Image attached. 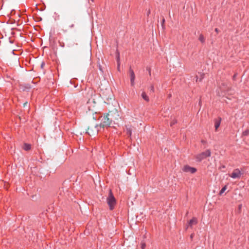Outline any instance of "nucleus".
<instances>
[{"mask_svg":"<svg viewBox=\"0 0 249 249\" xmlns=\"http://www.w3.org/2000/svg\"><path fill=\"white\" fill-rule=\"evenodd\" d=\"M150 90L152 91H154V86H152L150 88Z\"/></svg>","mask_w":249,"mask_h":249,"instance_id":"21","label":"nucleus"},{"mask_svg":"<svg viewBox=\"0 0 249 249\" xmlns=\"http://www.w3.org/2000/svg\"><path fill=\"white\" fill-rule=\"evenodd\" d=\"M197 223V219L196 217H193L191 219L186 225V229H187L189 228H192L193 226L196 225Z\"/></svg>","mask_w":249,"mask_h":249,"instance_id":"6","label":"nucleus"},{"mask_svg":"<svg viewBox=\"0 0 249 249\" xmlns=\"http://www.w3.org/2000/svg\"><path fill=\"white\" fill-rule=\"evenodd\" d=\"M44 65V63H43H43H42L41 65V67L42 68H43V67Z\"/></svg>","mask_w":249,"mask_h":249,"instance_id":"25","label":"nucleus"},{"mask_svg":"<svg viewBox=\"0 0 249 249\" xmlns=\"http://www.w3.org/2000/svg\"><path fill=\"white\" fill-rule=\"evenodd\" d=\"M31 145L30 144L24 143L23 149L26 151H28L31 149Z\"/></svg>","mask_w":249,"mask_h":249,"instance_id":"12","label":"nucleus"},{"mask_svg":"<svg viewBox=\"0 0 249 249\" xmlns=\"http://www.w3.org/2000/svg\"><path fill=\"white\" fill-rule=\"evenodd\" d=\"M27 103L24 104V106H26Z\"/></svg>","mask_w":249,"mask_h":249,"instance_id":"29","label":"nucleus"},{"mask_svg":"<svg viewBox=\"0 0 249 249\" xmlns=\"http://www.w3.org/2000/svg\"><path fill=\"white\" fill-rule=\"evenodd\" d=\"M164 21H165L164 19H163V20H162V23H163L164 22Z\"/></svg>","mask_w":249,"mask_h":249,"instance_id":"26","label":"nucleus"},{"mask_svg":"<svg viewBox=\"0 0 249 249\" xmlns=\"http://www.w3.org/2000/svg\"><path fill=\"white\" fill-rule=\"evenodd\" d=\"M141 96L145 101L149 102V97L144 91H142L141 94Z\"/></svg>","mask_w":249,"mask_h":249,"instance_id":"10","label":"nucleus"},{"mask_svg":"<svg viewBox=\"0 0 249 249\" xmlns=\"http://www.w3.org/2000/svg\"><path fill=\"white\" fill-rule=\"evenodd\" d=\"M97 127H98V125L95 126V128H96Z\"/></svg>","mask_w":249,"mask_h":249,"instance_id":"30","label":"nucleus"},{"mask_svg":"<svg viewBox=\"0 0 249 249\" xmlns=\"http://www.w3.org/2000/svg\"><path fill=\"white\" fill-rule=\"evenodd\" d=\"M215 31L217 33H218L219 32V30H218V29L217 28H215Z\"/></svg>","mask_w":249,"mask_h":249,"instance_id":"24","label":"nucleus"},{"mask_svg":"<svg viewBox=\"0 0 249 249\" xmlns=\"http://www.w3.org/2000/svg\"><path fill=\"white\" fill-rule=\"evenodd\" d=\"M227 185H225L224 186L222 189L221 190H220V192H219V195H221L227 189Z\"/></svg>","mask_w":249,"mask_h":249,"instance_id":"15","label":"nucleus"},{"mask_svg":"<svg viewBox=\"0 0 249 249\" xmlns=\"http://www.w3.org/2000/svg\"><path fill=\"white\" fill-rule=\"evenodd\" d=\"M98 131L97 128H96V131L97 132Z\"/></svg>","mask_w":249,"mask_h":249,"instance_id":"27","label":"nucleus"},{"mask_svg":"<svg viewBox=\"0 0 249 249\" xmlns=\"http://www.w3.org/2000/svg\"><path fill=\"white\" fill-rule=\"evenodd\" d=\"M117 70L118 71H120V55L119 53H117Z\"/></svg>","mask_w":249,"mask_h":249,"instance_id":"11","label":"nucleus"},{"mask_svg":"<svg viewBox=\"0 0 249 249\" xmlns=\"http://www.w3.org/2000/svg\"><path fill=\"white\" fill-rule=\"evenodd\" d=\"M224 85H223V87H221L219 88V90L217 91V93L220 96H224L226 95V89L224 87Z\"/></svg>","mask_w":249,"mask_h":249,"instance_id":"8","label":"nucleus"},{"mask_svg":"<svg viewBox=\"0 0 249 249\" xmlns=\"http://www.w3.org/2000/svg\"><path fill=\"white\" fill-rule=\"evenodd\" d=\"M182 171L184 172H189L192 174H194L196 171V169L194 167H190V166L188 165H186L184 166V167L182 168Z\"/></svg>","mask_w":249,"mask_h":249,"instance_id":"5","label":"nucleus"},{"mask_svg":"<svg viewBox=\"0 0 249 249\" xmlns=\"http://www.w3.org/2000/svg\"><path fill=\"white\" fill-rule=\"evenodd\" d=\"M107 203L109 206V209L112 210L116 204V201L113 195L111 190H110L109 195L107 199Z\"/></svg>","mask_w":249,"mask_h":249,"instance_id":"1","label":"nucleus"},{"mask_svg":"<svg viewBox=\"0 0 249 249\" xmlns=\"http://www.w3.org/2000/svg\"><path fill=\"white\" fill-rule=\"evenodd\" d=\"M249 134V130H246L243 132V136H248Z\"/></svg>","mask_w":249,"mask_h":249,"instance_id":"18","label":"nucleus"},{"mask_svg":"<svg viewBox=\"0 0 249 249\" xmlns=\"http://www.w3.org/2000/svg\"><path fill=\"white\" fill-rule=\"evenodd\" d=\"M221 119L219 118L218 119L216 120L215 121V128L216 130L217 128L219 127L221 123Z\"/></svg>","mask_w":249,"mask_h":249,"instance_id":"9","label":"nucleus"},{"mask_svg":"<svg viewBox=\"0 0 249 249\" xmlns=\"http://www.w3.org/2000/svg\"><path fill=\"white\" fill-rule=\"evenodd\" d=\"M211 152L209 149L203 152L196 156V159L197 161H201L202 160L206 159L207 157L211 156Z\"/></svg>","mask_w":249,"mask_h":249,"instance_id":"3","label":"nucleus"},{"mask_svg":"<svg viewBox=\"0 0 249 249\" xmlns=\"http://www.w3.org/2000/svg\"><path fill=\"white\" fill-rule=\"evenodd\" d=\"M92 1H93V0H91Z\"/></svg>","mask_w":249,"mask_h":249,"instance_id":"31","label":"nucleus"},{"mask_svg":"<svg viewBox=\"0 0 249 249\" xmlns=\"http://www.w3.org/2000/svg\"><path fill=\"white\" fill-rule=\"evenodd\" d=\"M198 40L202 43L205 42V38L202 34L199 35Z\"/></svg>","mask_w":249,"mask_h":249,"instance_id":"13","label":"nucleus"},{"mask_svg":"<svg viewBox=\"0 0 249 249\" xmlns=\"http://www.w3.org/2000/svg\"><path fill=\"white\" fill-rule=\"evenodd\" d=\"M102 117V118L101 120V123L100 124V126L103 127H104L105 126H110L112 120L109 118V114H105Z\"/></svg>","mask_w":249,"mask_h":249,"instance_id":"2","label":"nucleus"},{"mask_svg":"<svg viewBox=\"0 0 249 249\" xmlns=\"http://www.w3.org/2000/svg\"><path fill=\"white\" fill-rule=\"evenodd\" d=\"M204 77V75L203 74H200V78H198V75H196V81L197 82L199 79V81H201Z\"/></svg>","mask_w":249,"mask_h":249,"instance_id":"16","label":"nucleus"},{"mask_svg":"<svg viewBox=\"0 0 249 249\" xmlns=\"http://www.w3.org/2000/svg\"><path fill=\"white\" fill-rule=\"evenodd\" d=\"M177 123V121L176 119H173L170 123V126H172L173 125Z\"/></svg>","mask_w":249,"mask_h":249,"instance_id":"17","label":"nucleus"},{"mask_svg":"<svg viewBox=\"0 0 249 249\" xmlns=\"http://www.w3.org/2000/svg\"><path fill=\"white\" fill-rule=\"evenodd\" d=\"M141 247L142 249H144L145 247V244L144 243H142L141 245Z\"/></svg>","mask_w":249,"mask_h":249,"instance_id":"20","label":"nucleus"},{"mask_svg":"<svg viewBox=\"0 0 249 249\" xmlns=\"http://www.w3.org/2000/svg\"><path fill=\"white\" fill-rule=\"evenodd\" d=\"M87 133H88L89 135H91V133L90 132V129H89V128H88Z\"/></svg>","mask_w":249,"mask_h":249,"instance_id":"19","label":"nucleus"},{"mask_svg":"<svg viewBox=\"0 0 249 249\" xmlns=\"http://www.w3.org/2000/svg\"><path fill=\"white\" fill-rule=\"evenodd\" d=\"M147 70L148 71L149 75H151V71L150 68H147Z\"/></svg>","mask_w":249,"mask_h":249,"instance_id":"22","label":"nucleus"},{"mask_svg":"<svg viewBox=\"0 0 249 249\" xmlns=\"http://www.w3.org/2000/svg\"><path fill=\"white\" fill-rule=\"evenodd\" d=\"M130 76V82L132 86H133L135 84V75L134 71L131 69L129 71Z\"/></svg>","mask_w":249,"mask_h":249,"instance_id":"7","label":"nucleus"},{"mask_svg":"<svg viewBox=\"0 0 249 249\" xmlns=\"http://www.w3.org/2000/svg\"><path fill=\"white\" fill-rule=\"evenodd\" d=\"M74 24H72L71 25H70V28H72L74 27Z\"/></svg>","mask_w":249,"mask_h":249,"instance_id":"23","label":"nucleus"},{"mask_svg":"<svg viewBox=\"0 0 249 249\" xmlns=\"http://www.w3.org/2000/svg\"><path fill=\"white\" fill-rule=\"evenodd\" d=\"M243 173L240 169L237 168L233 170V172L229 175L232 178H240Z\"/></svg>","mask_w":249,"mask_h":249,"instance_id":"4","label":"nucleus"},{"mask_svg":"<svg viewBox=\"0 0 249 249\" xmlns=\"http://www.w3.org/2000/svg\"><path fill=\"white\" fill-rule=\"evenodd\" d=\"M126 133L127 135H128L129 136H131L132 134V130L130 127H126Z\"/></svg>","mask_w":249,"mask_h":249,"instance_id":"14","label":"nucleus"},{"mask_svg":"<svg viewBox=\"0 0 249 249\" xmlns=\"http://www.w3.org/2000/svg\"><path fill=\"white\" fill-rule=\"evenodd\" d=\"M191 238H193V234H192V235H191Z\"/></svg>","mask_w":249,"mask_h":249,"instance_id":"28","label":"nucleus"}]
</instances>
